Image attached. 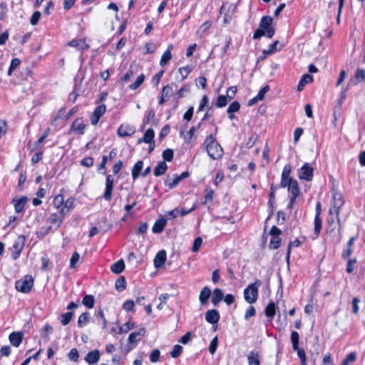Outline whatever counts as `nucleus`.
Listing matches in <instances>:
<instances>
[{"mask_svg": "<svg viewBox=\"0 0 365 365\" xmlns=\"http://www.w3.org/2000/svg\"><path fill=\"white\" fill-rule=\"evenodd\" d=\"M86 127V124L83 120L82 118H77L72 123L68 133L73 132L77 135H83Z\"/></svg>", "mask_w": 365, "mask_h": 365, "instance_id": "obj_7", "label": "nucleus"}, {"mask_svg": "<svg viewBox=\"0 0 365 365\" xmlns=\"http://www.w3.org/2000/svg\"><path fill=\"white\" fill-rule=\"evenodd\" d=\"M300 245H301V242L297 239L294 240V241H291L289 242L288 247H287V255H286V260L288 264L289 262L292 247H297L300 246Z\"/></svg>", "mask_w": 365, "mask_h": 365, "instance_id": "obj_36", "label": "nucleus"}, {"mask_svg": "<svg viewBox=\"0 0 365 365\" xmlns=\"http://www.w3.org/2000/svg\"><path fill=\"white\" fill-rule=\"evenodd\" d=\"M322 224V220H321L320 217L315 216L314 217V233L317 237L319 235V233L321 232Z\"/></svg>", "mask_w": 365, "mask_h": 365, "instance_id": "obj_44", "label": "nucleus"}, {"mask_svg": "<svg viewBox=\"0 0 365 365\" xmlns=\"http://www.w3.org/2000/svg\"><path fill=\"white\" fill-rule=\"evenodd\" d=\"M64 198L62 195H58L55 197L53 200V205L56 208L61 207L63 205Z\"/></svg>", "mask_w": 365, "mask_h": 365, "instance_id": "obj_56", "label": "nucleus"}, {"mask_svg": "<svg viewBox=\"0 0 365 365\" xmlns=\"http://www.w3.org/2000/svg\"><path fill=\"white\" fill-rule=\"evenodd\" d=\"M313 81V78L311 75L309 74H304L299 83H298V86H297V90L299 91H301L304 89V87L305 86L306 84H307L308 83H310Z\"/></svg>", "mask_w": 365, "mask_h": 365, "instance_id": "obj_27", "label": "nucleus"}, {"mask_svg": "<svg viewBox=\"0 0 365 365\" xmlns=\"http://www.w3.org/2000/svg\"><path fill=\"white\" fill-rule=\"evenodd\" d=\"M75 199L73 197H69L63 202V207L61 208V212L62 215L68 212L70 209L73 207Z\"/></svg>", "mask_w": 365, "mask_h": 365, "instance_id": "obj_31", "label": "nucleus"}, {"mask_svg": "<svg viewBox=\"0 0 365 365\" xmlns=\"http://www.w3.org/2000/svg\"><path fill=\"white\" fill-rule=\"evenodd\" d=\"M68 356L71 361L76 362L79 358L78 350L76 348L72 349L68 353Z\"/></svg>", "mask_w": 365, "mask_h": 365, "instance_id": "obj_55", "label": "nucleus"}, {"mask_svg": "<svg viewBox=\"0 0 365 365\" xmlns=\"http://www.w3.org/2000/svg\"><path fill=\"white\" fill-rule=\"evenodd\" d=\"M190 72L191 68L189 66H184L179 68V73L182 76V80L185 79Z\"/></svg>", "mask_w": 365, "mask_h": 365, "instance_id": "obj_61", "label": "nucleus"}, {"mask_svg": "<svg viewBox=\"0 0 365 365\" xmlns=\"http://www.w3.org/2000/svg\"><path fill=\"white\" fill-rule=\"evenodd\" d=\"M144 80H145V75L140 74L137 78L135 81L129 86V88L133 91L136 90L143 83Z\"/></svg>", "mask_w": 365, "mask_h": 365, "instance_id": "obj_40", "label": "nucleus"}, {"mask_svg": "<svg viewBox=\"0 0 365 365\" xmlns=\"http://www.w3.org/2000/svg\"><path fill=\"white\" fill-rule=\"evenodd\" d=\"M205 319L210 324H217L220 319V314L216 309L209 310L205 314Z\"/></svg>", "mask_w": 365, "mask_h": 365, "instance_id": "obj_13", "label": "nucleus"}, {"mask_svg": "<svg viewBox=\"0 0 365 365\" xmlns=\"http://www.w3.org/2000/svg\"><path fill=\"white\" fill-rule=\"evenodd\" d=\"M21 63V61L19 58H14L12 59L11 62V64H10V66L9 68V70H8V75L9 76H11L13 73V71L18 67L19 66Z\"/></svg>", "mask_w": 365, "mask_h": 365, "instance_id": "obj_50", "label": "nucleus"}, {"mask_svg": "<svg viewBox=\"0 0 365 365\" xmlns=\"http://www.w3.org/2000/svg\"><path fill=\"white\" fill-rule=\"evenodd\" d=\"M80 255L77 252L73 253L71 258L70 259V268H75L76 263L79 260Z\"/></svg>", "mask_w": 365, "mask_h": 365, "instance_id": "obj_58", "label": "nucleus"}, {"mask_svg": "<svg viewBox=\"0 0 365 365\" xmlns=\"http://www.w3.org/2000/svg\"><path fill=\"white\" fill-rule=\"evenodd\" d=\"M218 344V339L217 337L215 336L212 340L211 341L210 346H209V351L211 354H214L216 351L217 347Z\"/></svg>", "mask_w": 365, "mask_h": 365, "instance_id": "obj_57", "label": "nucleus"}, {"mask_svg": "<svg viewBox=\"0 0 365 365\" xmlns=\"http://www.w3.org/2000/svg\"><path fill=\"white\" fill-rule=\"evenodd\" d=\"M166 260V252L165 250H160L157 253L154 258V265L156 268L162 267Z\"/></svg>", "mask_w": 365, "mask_h": 365, "instance_id": "obj_17", "label": "nucleus"}, {"mask_svg": "<svg viewBox=\"0 0 365 365\" xmlns=\"http://www.w3.org/2000/svg\"><path fill=\"white\" fill-rule=\"evenodd\" d=\"M146 330L145 328H140L137 331L132 332L128 336V342L130 344H136L141 336L145 334Z\"/></svg>", "mask_w": 365, "mask_h": 365, "instance_id": "obj_14", "label": "nucleus"}, {"mask_svg": "<svg viewBox=\"0 0 365 365\" xmlns=\"http://www.w3.org/2000/svg\"><path fill=\"white\" fill-rule=\"evenodd\" d=\"M314 168L307 163L298 170V178L308 182L312 180Z\"/></svg>", "mask_w": 365, "mask_h": 365, "instance_id": "obj_6", "label": "nucleus"}, {"mask_svg": "<svg viewBox=\"0 0 365 365\" xmlns=\"http://www.w3.org/2000/svg\"><path fill=\"white\" fill-rule=\"evenodd\" d=\"M41 17L40 11H35L31 17L30 24L33 26L36 25Z\"/></svg>", "mask_w": 365, "mask_h": 365, "instance_id": "obj_64", "label": "nucleus"}, {"mask_svg": "<svg viewBox=\"0 0 365 365\" xmlns=\"http://www.w3.org/2000/svg\"><path fill=\"white\" fill-rule=\"evenodd\" d=\"M168 169V165L165 161L160 162L154 169V175L160 176L163 175Z\"/></svg>", "mask_w": 365, "mask_h": 365, "instance_id": "obj_28", "label": "nucleus"}, {"mask_svg": "<svg viewBox=\"0 0 365 365\" xmlns=\"http://www.w3.org/2000/svg\"><path fill=\"white\" fill-rule=\"evenodd\" d=\"M203 146L209 156L214 160L220 159L223 155V149L216 140L213 134L206 137L203 142Z\"/></svg>", "mask_w": 365, "mask_h": 365, "instance_id": "obj_1", "label": "nucleus"}, {"mask_svg": "<svg viewBox=\"0 0 365 365\" xmlns=\"http://www.w3.org/2000/svg\"><path fill=\"white\" fill-rule=\"evenodd\" d=\"M182 346L176 344L173 346V350L170 351V356L173 358H178L182 353Z\"/></svg>", "mask_w": 365, "mask_h": 365, "instance_id": "obj_45", "label": "nucleus"}, {"mask_svg": "<svg viewBox=\"0 0 365 365\" xmlns=\"http://www.w3.org/2000/svg\"><path fill=\"white\" fill-rule=\"evenodd\" d=\"M162 155L165 161L170 162L173 158V150L170 148L165 149Z\"/></svg>", "mask_w": 365, "mask_h": 365, "instance_id": "obj_51", "label": "nucleus"}, {"mask_svg": "<svg viewBox=\"0 0 365 365\" xmlns=\"http://www.w3.org/2000/svg\"><path fill=\"white\" fill-rule=\"evenodd\" d=\"M93 158L92 157L84 158L81 161V165L85 167H91L93 165Z\"/></svg>", "mask_w": 365, "mask_h": 365, "instance_id": "obj_62", "label": "nucleus"}, {"mask_svg": "<svg viewBox=\"0 0 365 365\" xmlns=\"http://www.w3.org/2000/svg\"><path fill=\"white\" fill-rule=\"evenodd\" d=\"M34 286V279L31 275H26L24 279L16 282V289L23 293H29Z\"/></svg>", "mask_w": 365, "mask_h": 365, "instance_id": "obj_3", "label": "nucleus"}, {"mask_svg": "<svg viewBox=\"0 0 365 365\" xmlns=\"http://www.w3.org/2000/svg\"><path fill=\"white\" fill-rule=\"evenodd\" d=\"M240 109V104L238 101H233L227 109V113H236Z\"/></svg>", "mask_w": 365, "mask_h": 365, "instance_id": "obj_47", "label": "nucleus"}, {"mask_svg": "<svg viewBox=\"0 0 365 365\" xmlns=\"http://www.w3.org/2000/svg\"><path fill=\"white\" fill-rule=\"evenodd\" d=\"M166 224L167 220L165 218H160L155 221L152 227V231L155 234L160 233L163 230Z\"/></svg>", "mask_w": 365, "mask_h": 365, "instance_id": "obj_21", "label": "nucleus"}, {"mask_svg": "<svg viewBox=\"0 0 365 365\" xmlns=\"http://www.w3.org/2000/svg\"><path fill=\"white\" fill-rule=\"evenodd\" d=\"M25 241L26 237L23 235H19L15 240L11 247V257L14 259H16L19 257L24 247Z\"/></svg>", "mask_w": 365, "mask_h": 365, "instance_id": "obj_5", "label": "nucleus"}, {"mask_svg": "<svg viewBox=\"0 0 365 365\" xmlns=\"http://www.w3.org/2000/svg\"><path fill=\"white\" fill-rule=\"evenodd\" d=\"M344 205V200L340 195L335 194L333 197V206L329 210V214L335 213L339 217V210Z\"/></svg>", "mask_w": 365, "mask_h": 365, "instance_id": "obj_10", "label": "nucleus"}, {"mask_svg": "<svg viewBox=\"0 0 365 365\" xmlns=\"http://www.w3.org/2000/svg\"><path fill=\"white\" fill-rule=\"evenodd\" d=\"M160 352L158 349H153L151 353L150 354V361L152 362V363H155L157 361H159V359H160Z\"/></svg>", "mask_w": 365, "mask_h": 365, "instance_id": "obj_52", "label": "nucleus"}, {"mask_svg": "<svg viewBox=\"0 0 365 365\" xmlns=\"http://www.w3.org/2000/svg\"><path fill=\"white\" fill-rule=\"evenodd\" d=\"M115 289L118 291H122L126 287V282L124 277H120L115 281Z\"/></svg>", "mask_w": 365, "mask_h": 365, "instance_id": "obj_43", "label": "nucleus"}, {"mask_svg": "<svg viewBox=\"0 0 365 365\" xmlns=\"http://www.w3.org/2000/svg\"><path fill=\"white\" fill-rule=\"evenodd\" d=\"M113 183L114 182L113 177L110 175L107 176L106 181V190L103 194V197L107 201H109L111 199Z\"/></svg>", "mask_w": 365, "mask_h": 365, "instance_id": "obj_11", "label": "nucleus"}, {"mask_svg": "<svg viewBox=\"0 0 365 365\" xmlns=\"http://www.w3.org/2000/svg\"><path fill=\"white\" fill-rule=\"evenodd\" d=\"M299 339V334L295 331H292L291 341L292 343V347H293L294 350L298 349Z\"/></svg>", "mask_w": 365, "mask_h": 365, "instance_id": "obj_42", "label": "nucleus"}, {"mask_svg": "<svg viewBox=\"0 0 365 365\" xmlns=\"http://www.w3.org/2000/svg\"><path fill=\"white\" fill-rule=\"evenodd\" d=\"M261 281L257 279L255 282L250 284L244 290V297L247 302L250 304L255 303L258 297V288L261 286Z\"/></svg>", "mask_w": 365, "mask_h": 365, "instance_id": "obj_2", "label": "nucleus"}, {"mask_svg": "<svg viewBox=\"0 0 365 365\" xmlns=\"http://www.w3.org/2000/svg\"><path fill=\"white\" fill-rule=\"evenodd\" d=\"M273 19L271 16H264L260 20L259 28L264 31L266 36L272 38L274 35V29L272 26Z\"/></svg>", "mask_w": 365, "mask_h": 365, "instance_id": "obj_4", "label": "nucleus"}, {"mask_svg": "<svg viewBox=\"0 0 365 365\" xmlns=\"http://www.w3.org/2000/svg\"><path fill=\"white\" fill-rule=\"evenodd\" d=\"M188 176L189 173L187 171H185L179 175H175L173 180L167 178L165 181V185L168 186L170 190L173 189L179 184L182 180L187 178Z\"/></svg>", "mask_w": 365, "mask_h": 365, "instance_id": "obj_8", "label": "nucleus"}, {"mask_svg": "<svg viewBox=\"0 0 365 365\" xmlns=\"http://www.w3.org/2000/svg\"><path fill=\"white\" fill-rule=\"evenodd\" d=\"M52 331H53L52 327L48 324H45L43 326V327L42 328L41 337L48 339V335L50 334H51Z\"/></svg>", "mask_w": 365, "mask_h": 365, "instance_id": "obj_49", "label": "nucleus"}, {"mask_svg": "<svg viewBox=\"0 0 365 365\" xmlns=\"http://www.w3.org/2000/svg\"><path fill=\"white\" fill-rule=\"evenodd\" d=\"M211 26L212 22L210 21H207L199 27L197 33L198 34H202L205 33L211 27Z\"/></svg>", "mask_w": 365, "mask_h": 365, "instance_id": "obj_54", "label": "nucleus"}, {"mask_svg": "<svg viewBox=\"0 0 365 365\" xmlns=\"http://www.w3.org/2000/svg\"><path fill=\"white\" fill-rule=\"evenodd\" d=\"M106 110V107L104 104L100 105L95 108L91 117V123L92 125H96L98 123L100 118L105 113Z\"/></svg>", "mask_w": 365, "mask_h": 365, "instance_id": "obj_9", "label": "nucleus"}, {"mask_svg": "<svg viewBox=\"0 0 365 365\" xmlns=\"http://www.w3.org/2000/svg\"><path fill=\"white\" fill-rule=\"evenodd\" d=\"M154 137H155V132H154L153 129L149 128L145 132L143 137L142 138H139L138 140V143L140 144L142 143H151V142L154 141L153 140Z\"/></svg>", "mask_w": 365, "mask_h": 365, "instance_id": "obj_18", "label": "nucleus"}, {"mask_svg": "<svg viewBox=\"0 0 365 365\" xmlns=\"http://www.w3.org/2000/svg\"><path fill=\"white\" fill-rule=\"evenodd\" d=\"M249 365H259V355L257 353L251 352L248 356Z\"/></svg>", "mask_w": 365, "mask_h": 365, "instance_id": "obj_39", "label": "nucleus"}, {"mask_svg": "<svg viewBox=\"0 0 365 365\" xmlns=\"http://www.w3.org/2000/svg\"><path fill=\"white\" fill-rule=\"evenodd\" d=\"M293 180L292 177H282L280 185L282 187H288Z\"/></svg>", "mask_w": 365, "mask_h": 365, "instance_id": "obj_59", "label": "nucleus"}, {"mask_svg": "<svg viewBox=\"0 0 365 365\" xmlns=\"http://www.w3.org/2000/svg\"><path fill=\"white\" fill-rule=\"evenodd\" d=\"M223 298H224V294H223L222 289H220L219 288L215 289L212 292V304L215 306L217 305L222 301V299Z\"/></svg>", "mask_w": 365, "mask_h": 365, "instance_id": "obj_25", "label": "nucleus"}, {"mask_svg": "<svg viewBox=\"0 0 365 365\" xmlns=\"http://www.w3.org/2000/svg\"><path fill=\"white\" fill-rule=\"evenodd\" d=\"M269 91V86H265L262 88L256 96L260 101L263 100L265 94Z\"/></svg>", "mask_w": 365, "mask_h": 365, "instance_id": "obj_63", "label": "nucleus"}, {"mask_svg": "<svg viewBox=\"0 0 365 365\" xmlns=\"http://www.w3.org/2000/svg\"><path fill=\"white\" fill-rule=\"evenodd\" d=\"M101 358V354L98 349H95L88 352L85 356V361L89 364L97 363Z\"/></svg>", "mask_w": 365, "mask_h": 365, "instance_id": "obj_12", "label": "nucleus"}, {"mask_svg": "<svg viewBox=\"0 0 365 365\" xmlns=\"http://www.w3.org/2000/svg\"><path fill=\"white\" fill-rule=\"evenodd\" d=\"M125 269V263L123 259H119L118 261L113 263L110 267V270L115 274L121 273Z\"/></svg>", "mask_w": 365, "mask_h": 365, "instance_id": "obj_26", "label": "nucleus"}, {"mask_svg": "<svg viewBox=\"0 0 365 365\" xmlns=\"http://www.w3.org/2000/svg\"><path fill=\"white\" fill-rule=\"evenodd\" d=\"M135 327V324L134 322H128L125 323L124 324H123L119 328L118 333L119 334H123V333H126V332L129 331L130 330L133 329Z\"/></svg>", "mask_w": 365, "mask_h": 365, "instance_id": "obj_34", "label": "nucleus"}, {"mask_svg": "<svg viewBox=\"0 0 365 365\" xmlns=\"http://www.w3.org/2000/svg\"><path fill=\"white\" fill-rule=\"evenodd\" d=\"M356 359V355L354 352H351L346 355L345 359L342 361L341 365H349L350 363H353Z\"/></svg>", "mask_w": 365, "mask_h": 365, "instance_id": "obj_41", "label": "nucleus"}, {"mask_svg": "<svg viewBox=\"0 0 365 365\" xmlns=\"http://www.w3.org/2000/svg\"><path fill=\"white\" fill-rule=\"evenodd\" d=\"M82 303L86 307L91 309L94 306V297L92 295H86L82 300Z\"/></svg>", "mask_w": 365, "mask_h": 365, "instance_id": "obj_38", "label": "nucleus"}, {"mask_svg": "<svg viewBox=\"0 0 365 365\" xmlns=\"http://www.w3.org/2000/svg\"><path fill=\"white\" fill-rule=\"evenodd\" d=\"M28 201V197L26 196H23L19 199H14L13 203L14 205L15 211L17 213L21 212L25 207L26 202Z\"/></svg>", "mask_w": 365, "mask_h": 365, "instance_id": "obj_15", "label": "nucleus"}, {"mask_svg": "<svg viewBox=\"0 0 365 365\" xmlns=\"http://www.w3.org/2000/svg\"><path fill=\"white\" fill-rule=\"evenodd\" d=\"M365 81V71L363 68H358L356 70L354 77L353 79L354 85L356 86L359 83Z\"/></svg>", "mask_w": 365, "mask_h": 365, "instance_id": "obj_23", "label": "nucleus"}, {"mask_svg": "<svg viewBox=\"0 0 365 365\" xmlns=\"http://www.w3.org/2000/svg\"><path fill=\"white\" fill-rule=\"evenodd\" d=\"M89 319H90V316H89L88 312H86L82 313L79 316L78 319V327H83L86 326L89 322Z\"/></svg>", "mask_w": 365, "mask_h": 365, "instance_id": "obj_33", "label": "nucleus"}, {"mask_svg": "<svg viewBox=\"0 0 365 365\" xmlns=\"http://www.w3.org/2000/svg\"><path fill=\"white\" fill-rule=\"evenodd\" d=\"M73 315V312H68L62 314L61 316V319H60L61 323L63 326L68 324L70 323V322L71 321Z\"/></svg>", "mask_w": 365, "mask_h": 365, "instance_id": "obj_37", "label": "nucleus"}, {"mask_svg": "<svg viewBox=\"0 0 365 365\" xmlns=\"http://www.w3.org/2000/svg\"><path fill=\"white\" fill-rule=\"evenodd\" d=\"M155 118V112L153 110H150L147 111L144 118H143V127L145 124H148L151 120H153Z\"/></svg>", "mask_w": 365, "mask_h": 365, "instance_id": "obj_48", "label": "nucleus"}, {"mask_svg": "<svg viewBox=\"0 0 365 365\" xmlns=\"http://www.w3.org/2000/svg\"><path fill=\"white\" fill-rule=\"evenodd\" d=\"M23 334L21 332H12L9 335V341L11 344L18 347L22 342Z\"/></svg>", "mask_w": 365, "mask_h": 365, "instance_id": "obj_19", "label": "nucleus"}, {"mask_svg": "<svg viewBox=\"0 0 365 365\" xmlns=\"http://www.w3.org/2000/svg\"><path fill=\"white\" fill-rule=\"evenodd\" d=\"M63 220V215L61 213V215L56 214H52L48 219V222L50 223V226L54 225L57 227L60 226Z\"/></svg>", "mask_w": 365, "mask_h": 365, "instance_id": "obj_24", "label": "nucleus"}, {"mask_svg": "<svg viewBox=\"0 0 365 365\" xmlns=\"http://www.w3.org/2000/svg\"><path fill=\"white\" fill-rule=\"evenodd\" d=\"M210 294L211 291L208 287H205L202 289L199 296V300L201 305H205L207 302V300L210 297Z\"/></svg>", "mask_w": 365, "mask_h": 365, "instance_id": "obj_22", "label": "nucleus"}, {"mask_svg": "<svg viewBox=\"0 0 365 365\" xmlns=\"http://www.w3.org/2000/svg\"><path fill=\"white\" fill-rule=\"evenodd\" d=\"M281 242V239L279 236H274L272 237L270 242H269V246L272 249H277L279 247Z\"/></svg>", "mask_w": 365, "mask_h": 365, "instance_id": "obj_53", "label": "nucleus"}, {"mask_svg": "<svg viewBox=\"0 0 365 365\" xmlns=\"http://www.w3.org/2000/svg\"><path fill=\"white\" fill-rule=\"evenodd\" d=\"M135 131V129L131 126L121 125L118 129V134L120 137H127L133 135Z\"/></svg>", "mask_w": 365, "mask_h": 365, "instance_id": "obj_16", "label": "nucleus"}, {"mask_svg": "<svg viewBox=\"0 0 365 365\" xmlns=\"http://www.w3.org/2000/svg\"><path fill=\"white\" fill-rule=\"evenodd\" d=\"M227 96L223 95H220L217 97V101H216V106L217 108H222L225 107L227 104Z\"/></svg>", "mask_w": 365, "mask_h": 365, "instance_id": "obj_46", "label": "nucleus"}, {"mask_svg": "<svg viewBox=\"0 0 365 365\" xmlns=\"http://www.w3.org/2000/svg\"><path fill=\"white\" fill-rule=\"evenodd\" d=\"M173 46L172 44H170L168 47V49L163 53L160 61V65L161 66H165L169 61L172 58V53L171 51L173 49Z\"/></svg>", "mask_w": 365, "mask_h": 365, "instance_id": "obj_20", "label": "nucleus"}, {"mask_svg": "<svg viewBox=\"0 0 365 365\" xmlns=\"http://www.w3.org/2000/svg\"><path fill=\"white\" fill-rule=\"evenodd\" d=\"M264 314L267 317L272 318L276 314L275 304L273 302H269L264 309Z\"/></svg>", "mask_w": 365, "mask_h": 365, "instance_id": "obj_32", "label": "nucleus"}, {"mask_svg": "<svg viewBox=\"0 0 365 365\" xmlns=\"http://www.w3.org/2000/svg\"><path fill=\"white\" fill-rule=\"evenodd\" d=\"M288 190L291 192L292 196H298L299 194V188L298 182L296 180H294L292 182L288 187Z\"/></svg>", "mask_w": 365, "mask_h": 365, "instance_id": "obj_35", "label": "nucleus"}, {"mask_svg": "<svg viewBox=\"0 0 365 365\" xmlns=\"http://www.w3.org/2000/svg\"><path fill=\"white\" fill-rule=\"evenodd\" d=\"M143 162L142 160H138L134 165V166L132 169V178L134 180L138 178L140 173L143 169Z\"/></svg>", "mask_w": 365, "mask_h": 365, "instance_id": "obj_30", "label": "nucleus"}, {"mask_svg": "<svg viewBox=\"0 0 365 365\" xmlns=\"http://www.w3.org/2000/svg\"><path fill=\"white\" fill-rule=\"evenodd\" d=\"M134 305L135 303L133 300H126L123 304V308L126 312H130L133 311Z\"/></svg>", "mask_w": 365, "mask_h": 365, "instance_id": "obj_60", "label": "nucleus"}, {"mask_svg": "<svg viewBox=\"0 0 365 365\" xmlns=\"http://www.w3.org/2000/svg\"><path fill=\"white\" fill-rule=\"evenodd\" d=\"M279 44V42L278 41H274L272 43H271L267 50L263 51V55L264 57H266L267 55H271L276 52L277 51H279L282 48V46H279V48H277V46Z\"/></svg>", "mask_w": 365, "mask_h": 365, "instance_id": "obj_29", "label": "nucleus"}]
</instances>
